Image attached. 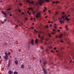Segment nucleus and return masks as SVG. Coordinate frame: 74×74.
I'll return each instance as SVG.
<instances>
[{
    "label": "nucleus",
    "mask_w": 74,
    "mask_h": 74,
    "mask_svg": "<svg viewBox=\"0 0 74 74\" xmlns=\"http://www.w3.org/2000/svg\"><path fill=\"white\" fill-rule=\"evenodd\" d=\"M27 2L29 4H30V3L33 4L34 5H37V4L34 3V2L33 1H32L31 2H30V0H27Z\"/></svg>",
    "instance_id": "nucleus-1"
},
{
    "label": "nucleus",
    "mask_w": 74,
    "mask_h": 74,
    "mask_svg": "<svg viewBox=\"0 0 74 74\" xmlns=\"http://www.w3.org/2000/svg\"><path fill=\"white\" fill-rule=\"evenodd\" d=\"M47 0H39V4L41 5L42 3H43L44 2H46Z\"/></svg>",
    "instance_id": "nucleus-2"
},
{
    "label": "nucleus",
    "mask_w": 74,
    "mask_h": 74,
    "mask_svg": "<svg viewBox=\"0 0 74 74\" xmlns=\"http://www.w3.org/2000/svg\"><path fill=\"white\" fill-rule=\"evenodd\" d=\"M40 15H41V14H40V13H37L36 14V18H38L40 16Z\"/></svg>",
    "instance_id": "nucleus-3"
},
{
    "label": "nucleus",
    "mask_w": 74,
    "mask_h": 74,
    "mask_svg": "<svg viewBox=\"0 0 74 74\" xmlns=\"http://www.w3.org/2000/svg\"><path fill=\"white\" fill-rule=\"evenodd\" d=\"M2 14H3V15H4L5 16V18H6V17H7V13H6L5 12L3 11H2Z\"/></svg>",
    "instance_id": "nucleus-4"
},
{
    "label": "nucleus",
    "mask_w": 74,
    "mask_h": 74,
    "mask_svg": "<svg viewBox=\"0 0 74 74\" xmlns=\"http://www.w3.org/2000/svg\"><path fill=\"white\" fill-rule=\"evenodd\" d=\"M5 55H6V56H8L10 55L11 54L10 53L8 52V53H7V52H5Z\"/></svg>",
    "instance_id": "nucleus-5"
},
{
    "label": "nucleus",
    "mask_w": 74,
    "mask_h": 74,
    "mask_svg": "<svg viewBox=\"0 0 74 74\" xmlns=\"http://www.w3.org/2000/svg\"><path fill=\"white\" fill-rule=\"evenodd\" d=\"M14 63L16 65H18V61L17 60H15L14 61Z\"/></svg>",
    "instance_id": "nucleus-6"
},
{
    "label": "nucleus",
    "mask_w": 74,
    "mask_h": 74,
    "mask_svg": "<svg viewBox=\"0 0 74 74\" xmlns=\"http://www.w3.org/2000/svg\"><path fill=\"white\" fill-rule=\"evenodd\" d=\"M8 56L5 55L3 56V58L4 59H5L7 60V59H8Z\"/></svg>",
    "instance_id": "nucleus-7"
},
{
    "label": "nucleus",
    "mask_w": 74,
    "mask_h": 74,
    "mask_svg": "<svg viewBox=\"0 0 74 74\" xmlns=\"http://www.w3.org/2000/svg\"><path fill=\"white\" fill-rule=\"evenodd\" d=\"M64 17H65V19L66 21H70V19L67 18V17L66 16H64Z\"/></svg>",
    "instance_id": "nucleus-8"
},
{
    "label": "nucleus",
    "mask_w": 74,
    "mask_h": 74,
    "mask_svg": "<svg viewBox=\"0 0 74 74\" xmlns=\"http://www.w3.org/2000/svg\"><path fill=\"white\" fill-rule=\"evenodd\" d=\"M34 42V40H33L32 39L31 41V44H32V45H34L33 43Z\"/></svg>",
    "instance_id": "nucleus-9"
},
{
    "label": "nucleus",
    "mask_w": 74,
    "mask_h": 74,
    "mask_svg": "<svg viewBox=\"0 0 74 74\" xmlns=\"http://www.w3.org/2000/svg\"><path fill=\"white\" fill-rule=\"evenodd\" d=\"M58 37H59V38H62V37H63V34H60L58 36Z\"/></svg>",
    "instance_id": "nucleus-10"
},
{
    "label": "nucleus",
    "mask_w": 74,
    "mask_h": 74,
    "mask_svg": "<svg viewBox=\"0 0 74 74\" xmlns=\"http://www.w3.org/2000/svg\"><path fill=\"white\" fill-rule=\"evenodd\" d=\"M34 31H35V32H36V33H41V32H37L36 30V29H34Z\"/></svg>",
    "instance_id": "nucleus-11"
},
{
    "label": "nucleus",
    "mask_w": 74,
    "mask_h": 74,
    "mask_svg": "<svg viewBox=\"0 0 74 74\" xmlns=\"http://www.w3.org/2000/svg\"><path fill=\"white\" fill-rule=\"evenodd\" d=\"M60 23H64V22L63 20H60Z\"/></svg>",
    "instance_id": "nucleus-12"
},
{
    "label": "nucleus",
    "mask_w": 74,
    "mask_h": 74,
    "mask_svg": "<svg viewBox=\"0 0 74 74\" xmlns=\"http://www.w3.org/2000/svg\"><path fill=\"white\" fill-rule=\"evenodd\" d=\"M10 63H11V60H9V61L8 67H9L10 66Z\"/></svg>",
    "instance_id": "nucleus-13"
},
{
    "label": "nucleus",
    "mask_w": 74,
    "mask_h": 74,
    "mask_svg": "<svg viewBox=\"0 0 74 74\" xmlns=\"http://www.w3.org/2000/svg\"><path fill=\"white\" fill-rule=\"evenodd\" d=\"M38 39H36V40H35L36 44H37V43H38Z\"/></svg>",
    "instance_id": "nucleus-14"
},
{
    "label": "nucleus",
    "mask_w": 74,
    "mask_h": 74,
    "mask_svg": "<svg viewBox=\"0 0 74 74\" xmlns=\"http://www.w3.org/2000/svg\"><path fill=\"white\" fill-rule=\"evenodd\" d=\"M24 67L25 66L24 65H23V64H22L21 66V68H22V69H23Z\"/></svg>",
    "instance_id": "nucleus-15"
},
{
    "label": "nucleus",
    "mask_w": 74,
    "mask_h": 74,
    "mask_svg": "<svg viewBox=\"0 0 74 74\" xmlns=\"http://www.w3.org/2000/svg\"><path fill=\"white\" fill-rule=\"evenodd\" d=\"M12 71H9L8 72V74H12Z\"/></svg>",
    "instance_id": "nucleus-16"
},
{
    "label": "nucleus",
    "mask_w": 74,
    "mask_h": 74,
    "mask_svg": "<svg viewBox=\"0 0 74 74\" xmlns=\"http://www.w3.org/2000/svg\"><path fill=\"white\" fill-rule=\"evenodd\" d=\"M28 10H29V11H30V10H32L33 11V8H28Z\"/></svg>",
    "instance_id": "nucleus-17"
},
{
    "label": "nucleus",
    "mask_w": 74,
    "mask_h": 74,
    "mask_svg": "<svg viewBox=\"0 0 74 74\" xmlns=\"http://www.w3.org/2000/svg\"><path fill=\"white\" fill-rule=\"evenodd\" d=\"M65 28L67 30H68V26L67 25H66L65 26Z\"/></svg>",
    "instance_id": "nucleus-18"
},
{
    "label": "nucleus",
    "mask_w": 74,
    "mask_h": 74,
    "mask_svg": "<svg viewBox=\"0 0 74 74\" xmlns=\"http://www.w3.org/2000/svg\"><path fill=\"white\" fill-rule=\"evenodd\" d=\"M44 8L45 10H43V12H45V10H47V8L45 7H44Z\"/></svg>",
    "instance_id": "nucleus-19"
},
{
    "label": "nucleus",
    "mask_w": 74,
    "mask_h": 74,
    "mask_svg": "<svg viewBox=\"0 0 74 74\" xmlns=\"http://www.w3.org/2000/svg\"><path fill=\"white\" fill-rule=\"evenodd\" d=\"M64 16H66V15H63L62 16V17H61V18L62 19H64Z\"/></svg>",
    "instance_id": "nucleus-20"
},
{
    "label": "nucleus",
    "mask_w": 74,
    "mask_h": 74,
    "mask_svg": "<svg viewBox=\"0 0 74 74\" xmlns=\"http://www.w3.org/2000/svg\"><path fill=\"white\" fill-rule=\"evenodd\" d=\"M43 69V70L44 71V73H45V74L46 73V72H45V69H44V68H42Z\"/></svg>",
    "instance_id": "nucleus-21"
},
{
    "label": "nucleus",
    "mask_w": 74,
    "mask_h": 74,
    "mask_svg": "<svg viewBox=\"0 0 74 74\" xmlns=\"http://www.w3.org/2000/svg\"><path fill=\"white\" fill-rule=\"evenodd\" d=\"M40 39L41 40H44V36H42L41 38H40Z\"/></svg>",
    "instance_id": "nucleus-22"
},
{
    "label": "nucleus",
    "mask_w": 74,
    "mask_h": 74,
    "mask_svg": "<svg viewBox=\"0 0 74 74\" xmlns=\"http://www.w3.org/2000/svg\"><path fill=\"white\" fill-rule=\"evenodd\" d=\"M14 74H18V73L16 71H14Z\"/></svg>",
    "instance_id": "nucleus-23"
},
{
    "label": "nucleus",
    "mask_w": 74,
    "mask_h": 74,
    "mask_svg": "<svg viewBox=\"0 0 74 74\" xmlns=\"http://www.w3.org/2000/svg\"><path fill=\"white\" fill-rule=\"evenodd\" d=\"M11 8H8L7 9V11H10V10H11Z\"/></svg>",
    "instance_id": "nucleus-24"
},
{
    "label": "nucleus",
    "mask_w": 74,
    "mask_h": 74,
    "mask_svg": "<svg viewBox=\"0 0 74 74\" xmlns=\"http://www.w3.org/2000/svg\"><path fill=\"white\" fill-rule=\"evenodd\" d=\"M51 34H53H53H55V32H52L51 33Z\"/></svg>",
    "instance_id": "nucleus-25"
},
{
    "label": "nucleus",
    "mask_w": 74,
    "mask_h": 74,
    "mask_svg": "<svg viewBox=\"0 0 74 74\" xmlns=\"http://www.w3.org/2000/svg\"><path fill=\"white\" fill-rule=\"evenodd\" d=\"M33 14H35V13H36V11H33Z\"/></svg>",
    "instance_id": "nucleus-26"
},
{
    "label": "nucleus",
    "mask_w": 74,
    "mask_h": 74,
    "mask_svg": "<svg viewBox=\"0 0 74 74\" xmlns=\"http://www.w3.org/2000/svg\"><path fill=\"white\" fill-rule=\"evenodd\" d=\"M30 29H34V27H30Z\"/></svg>",
    "instance_id": "nucleus-27"
},
{
    "label": "nucleus",
    "mask_w": 74,
    "mask_h": 74,
    "mask_svg": "<svg viewBox=\"0 0 74 74\" xmlns=\"http://www.w3.org/2000/svg\"><path fill=\"white\" fill-rule=\"evenodd\" d=\"M54 28L55 29H56L57 28V27H56V26H54Z\"/></svg>",
    "instance_id": "nucleus-28"
},
{
    "label": "nucleus",
    "mask_w": 74,
    "mask_h": 74,
    "mask_svg": "<svg viewBox=\"0 0 74 74\" xmlns=\"http://www.w3.org/2000/svg\"><path fill=\"white\" fill-rule=\"evenodd\" d=\"M42 62V60H41L40 59V63H41Z\"/></svg>",
    "instance_id": "nucleus-29"
},
{
    "label": "nucleus",
    "mask_w": 74,
    "mask_h": 74,
    "mask_svg": "<svg viewBox=\"0 0 74 74\" xmlns=\"http://www.w3.org/2000/svg\"><path fill=\"white\" fill-rule=\"evenodd\" d=\"M62 18H58V20H60V21H61L62 20Z\"/></svg>",
    "instance_id": "nucleus-30"
},
{
    "label": "nucleus",
    "mask_w": 74,
    "mask_h": 74,
    "mask_svg": "<svg viewBox=\"0 0 74 74\" xmlns=\"http://www.w3.org/2000/svg\"><path fill=\"white\" fill-rule=\"evenodd\" d=\"M28 19V18H25V21H27V20Z\"/></svg>",
    "instance_id": "nucleus-31"
},
{
    "label": "nucleus",
    "mask_w": 74,
    "mask_h": 74,
    "mask_svg": "<svg viewBox=\"0 0 74 74\" xmlns=\"http://www.w3.org/2000/svg\"><path fill=\"white\" fill-rule=\"evenodd\" d=\"M67 43H68V44L69 45H70V42L68 41L67 42Z\"/></svg>",
    "instance_id": "nucleus-32"
},
{
    "label": "nucleus",
    "mask_w": 74,
    "mask_h": 74,
    "mask_svg": "<svg viewBox=\"0 0 74 74\" xmlns=\"http://www.w3.org/2000/svg\"><path fill=\"white\" fill-rule=\"evenodd\" d=\"M4 44L5 45H7V43L6 42H5Z\"/></svg>",
    "instance_id": "nucleus-33"
},
{
    "label": "nucleus",
    "mask_w": 74,
    "mask_h": 74,
    "mask_svg": "<svg viewBox=\"0 0 74 74\" xmlns=\"http://www.w3.org/2000/svg\"><path fill=\"white\" fill-rule=\"evenodd\" d=\"M49 36L50 37H51V34H49Z\"/></svg>",
    "instance_id": "nucleus-34"
},
{
    "label": "nucleus",
    "mask_w": 74,
    "mask_h": 74,
    "mask_svg": "<svg viewBox=\"0 0 74 74\" xmlns=\"http://www.w3.org/2000/svg\"><path fill=\"white\" fill-rule=\"evenodd\" d=\"M38 37H39V38L41 37V36L40 34H39L38 35Z\"/></svg>",
    "instance_id": "nucleus-35"
},
{
    "label": "nucleus",
    "mask_w": 74,
    "mask_h": 74,
    "mask_svg": "<svg viewBox=\"0 0 74 74\" xmlns=\"http://www.w3.org/2000/svg\"><path fill=\"white\" fill-rule=\"evenodd\" d=\"M34 21L35 22V21H36L35 20H36V18H34Z\"/></svg>",
    "instance_id": "nucleus-36"
},
{
    "label": "nucleus",
    "mask_w": 74,
    "mask_h": 74,
    "mask_svg": "<svg viewBox=\"0 0 74 74\" xmlns=\"http://www.w3.org/2000/svg\"><path fill=\"white\" fill-rule=\"evenodd\" d=\"M59 3V1H57L56 2V3Z\"/></svg>",
    "instance_id": "nucleus-37"
},
{
    "label": "nucleus",
    "mask_w": 74,
    "mask_h": 74,
    "mask_svg": "<svg viewBox=\"0 0 74 74\" xmlns=\"http://www.w3.org/2000/svg\"><path fill=\"white\" fill-rule=\"evenodd\" d=\"M19 5H22V3H19Z\"/></svg>",
    "instance_id": "nucleus-38"
},
{
    "label": "nucleus",
    "mask_w": 74,
    "mask_h": 74,
    "mask_svg": "<svg viewBox=\"0 0 74 74\" xmlns=\"http://www.w3.org/2000/svg\"><path fill=\"white\" fill-rule=\"evenodd\" d=\"M49 0H47V3H48V2H49Z\"/></svg>",
    "instance_id": "nucleus-39"
},
{
    "label": "nucleus",
    "mask_w": 74,
    "mask_h": 74,
    "mask_svg": "<svg viewBox=\"0 0 74 74\" xmlns=\"http://www.w3.org/2000/svg\"><path fill=\"white\" fill-rule=\"evenodd\" d=\"M44 66H45V64H46V63H45V62H44Z\"/></svg>",
    "instance_id": "nucleus-40"
},
{
    "label": "nucleus",
    "mask_w": 74,
    "mask_h": 74,
    "mask_svg": "<svg viewBox=\"0 0 74 74\" xmlns=\"http://www.w3.org/2000/svg\"><path fill=\"white\" fill-rule=\"evenodd\" d=\"M49 26L50 27H52V24H50Z\"/></svg>",
    "instance_id": "nucleus-41"
},
{
    "label": "nucleus",
    "mask_w": 74,
    "mask_h": 74,
    "mask_svg": "<svg viewBox=\"0 0 74 74\" xmlns=\"http://www.w3.org/2000/svg\"><path fill=\"white\" fill-rule=\"evenodd\" d=\"M51 52H53V53H54V52H53V51L51 50Z\"/></svg>",
    "instance_id": "nucleus-42"
},
{
    "label": "nucleus",
    "mask_w": 74,
    "mask_h": 74,
    "mask_svg": "<svg viewBox=\"0 0 74 74\" xmlns=\"http://www.w3.org/2000/svg\"><path fill=\"white\" fill-rule=\"evenodd\" d=\"M53 32H55L56 31V30L55 29H53Z\"/></svg>",
    "instance_id": "nucleus-43"
},
{
    "label": "nucleus",
    "mask_w": 74,
    "mask_h": 74,
    "mask_svg": "<svg viewBox=\"0 0 74 74\" xmlns=\"http://www.w3.org/2000/svg\"><path fill=\"white\" fill-rule=\"evenodd\" d=\"M6 21H7V19H5L4 20V21H5V22H6Z\"/></svg>",
    "instance_id": "nucleus-44"
},
{
    "label": "nucleus",
    "mask_w": 74,
    "mask_h": 74,
    "mask_svg": "<svg viewBox=\"0 0 74 74\" xmlns=\"http://www.w3.org/2000/svg\"><path fill=\"white\" fill-rule=\"evenodd\" d=\"M10 16H12V14H10Z\"/></svg>",
    "instance_id": "nucleus-45"
},
{
    "label": "nucleus",
    "mask_w": 74,
    "mask_h": 74,
    "mask_svg": "<svg viewBox=\"0 0 74 74\" xmlns=\"http://www.w3.org/2000/svg\"><path fill=\"white\" fill-rule=\"evenodd\" d=\"M14 59H15L16 60H17V59H18L16 58H15Z\"/></svg>",
    "instance_id": "nucleus-46"
},
{
    "label": "nucleus",
    "mask_w": 74,
    "mask_h": 74,
    "mask_svg": "<svg viewBox=\"0 0 74 74\" xmlns=\"http://www.w3.org/2000/svg\"><path fill=\"white\" fill-rule=\"evenodd\" d=\"M62 14H63V15H64V12H62Z\"/></svg>",
    "instance_id": "nucleus-47"
},
{
    "label": "nucleus",
    "mask_w": 74,
    "mask_h": 74,
    "mask_svg": "<svg viewBox=\"0 0 74 74\" xmlns=\"http://www.w3.org/2000/svg\"><path fill=\"white\" fill-rule=\"evenodd\" d=\"M22 15H23L24 14V13H23V12H22Z\"/></svg>",
    "instance_id": "nucleus-48"
},
{
    "label": "nucleus",
    "mask_w": 74,
    "mask_h": 74,
    "mask_svg": "<svg viewBox=\"0 0 74 74\" xmlns=\"http://www.w3.org/2000/svg\"><path fill=\"white\" fill-rule=\"evenodd\" d=\"M18 11H19V12H21V10H18Z\"/></svg>",
    "instance_id": "nucleus-49"
},
{
    "label": "nucleus",
    "mask_w": 74,
    "mask_h": 74,
    "mask_svg": "<svg viewBox=\"0 0 74 74\" xmlns=\"http://www.w3.org/2000/svg\"><path fill=\"white\" fill-rule=\"evenodd\" d=\"M61 42H63V41L62 40H61Z\"/></svg>",
    "instance_id": "nucleus-50"
},
{
    "label": "nucleus",
    "mask_w": 74,
    "mask_h": 74,
    "mask_svg": "<svg viewBox=\"0 0 74 74\" xmlns=\"http://www.w3.org/2000/svg\"><path fill=\"white\" fill-rule=\"evenodd\" d=\"M4 23V21H3L2 22V24H3Z\"/></svg>",
    "instance_id": "nucleus-51"
},
{
    "label": "nucleus",
    "mask_w": 74,
    "mask_h": 74,
    "mask_svg": "<svg viewBox=\"0 0 74 74\" xmlns=\"http://www.w3.org/2000/svg\"><path fill=\"white\" fill-rule=\"evenodd\" d=\"M55 3V1H53V4H54V3Z\"/></svg>",
    "instance_id": "nucleus-52"
},
{
    "label": "nucleus",
    "mask_w": 74,
    "mask_h": 74,
    "mask_svg": "<svg viewBox=\"0 0 74 74\" xmlns=\"http://www.w3.org/2000/svg\"><path fill=\"white\" fill-rule=\"evenodd\" d=\"M56 49V47H54V49L55 50V49Z\"/></svg>",
    "instance_id": "nucleus-53"
},
{
    "label": "nucleus",
    "mask_w": 74,
    "mask_h": 74,
    "mask_svg": "<svg viewBox=\"0 0 74 74\" xmlns=\"http://www.w3.org/2000/svg\"><path fill=\"white\" fill-rule=\"evenodd\" d=\"M66 41H67V40H68V39H67V38H66Z\"/></svg>",
    "instance_id": "nucleus-54"
},
{
    "label": "nucleus",
    "mask_w": 74,
    "mask_h": 74,
    "mask_svg": "<svg viewBox=\"0 0 74 74\" xmlns=\"http://www.w3.org/2000/svg\"><path fill=\"white\" fill-rule=\"evenodd\" d=\"M56 38H58V36H56Z\"/></svg>",
    "instance_id": "nucleus-55"
},
{
    "label": "nucleus",
    "mask_w": 74,
    "mask_h": 74,
    "mask_svg": "<svg viewBox=\"0 0 74 74\" xmlns=\"http://www.w3.org/2000/svg\"><path fill=\"white\" fill-rule=\"evenodd\" d=\"M59 28H60V29H62V27H60Z\"/></svg>",
    "instance_id": "nucleus-56"
},
{
    "label": "nucleus",
    "mask_w": 74,
    "mask_h": 74,
    "mask_svg": "<svg viewBox=\"0 0 74 74\" xmlns=\"http://www.w3.org/2000/svg\"><path fill=\"white\" fill-rule=\"evenodd\" d=\"M58 32H60V30H58Z\"/></svg>",
    "instance_id": "nucleus-57"
},
{
    "label": "nucleus",
    "mask_w": 74,
    "mask_h": 74,
    "mask_svg": "<svg viewBox=\"0 0 74 74\" xmlns=\"http://www.w3.org/2000/svg\"><path fill=\"white\" fill-rule=\"evenodd\" d=\"M48 25H47V28H48Z\"/></svg>",
    "instance_id": "nucleus-58"
},
{
    "label": "nucleus",
    "mask_w": 74,
    "mask_h": 74,
    "mask_svg": "<svg viewBox=\"0 0 74 74\" xmlns=\"http://www.w3.org/2000/svg\"><path fill=\"white\" fill-rule=\"evenodd\" d=\"M49 12H51V11L49 10Z\"/></svg>",
    "instance_id": "nucleus-59"
},
{
    "label": "nucleus",
    "mask_w": 74,
    "mask_h": 74,
    "mask_svg": "<svg viewBox=\"0 0 74 74\" xmlns=\"http://www.w3.org/2000/svg\"><path fill=\"white\" fill-rule=\"evenodd\" d=\"M27 13H29V11H27Z\"/></svg>",
    "instance_id": "nucleus-60"
},
{
    "label": "nucleus",
    "mask_w": 74,
    "mask_h": 74,
    "mask_svg": "<svg viewBox=\"0 0 74 74\" xmlns=\"http://www.w3.org/2000/svg\"><path fill=\"white\" fill-rule=\"evenodd\" d=\"M16 27H18V25H16Z\"/></svg>",
    "instance_id": "nucleus-61"
},
{
    "label": "nucleus",
    "mask_w": 74,
    "mask_h": 74,
    "mask_svg": "<svg viewBox=\"0 0 74 74\" xmlns=\"http://www.w3.org/2000/svg\"><path fill=\"white\" fill-rule=\"evenodd\" d=\"M41 49H42V50L43 49H42V47H41Z\"/></svg>",
    "instance_id": "nucleus-62"
},
{
    "label": "nucleus",
    "mask_w": 74,
    "mask_h": 74,
    "mask_svg": "<svg viewBox=\"0 0 74 74\" xmlns=\"http://www.w3.org/2000/svg\"><path fill=\"white\" fill-rule=\"evenodd\" d=\"M30 14H31V13H29V15H30Z\"/></svg>",
    "instance_id": "nucleus-63"
},
{
    "label": "nucleus",
    "mask_w": 74,
    "mask_h": 74,
    "mask_svg": "<svg viewBox=\"0 0 74 74\" xmlns=\"http://www.w3.org/2000/svg\"><path fill=\"white\" fill-rule=\"evenodd\" d=\"M50 21H49L48 23H50Z\"/></svg>",
    "instance_id": "nucleus-64"
}]
</instances>
